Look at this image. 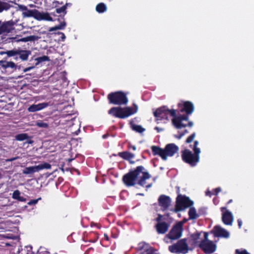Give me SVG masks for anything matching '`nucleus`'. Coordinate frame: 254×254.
<instances>
[{"label":"nucleus","instance_id":"f257e3e1","mask_svg":"<svg viewBox=\"0 0 254 254\" xmlns=\"http://www.w3.org/2000/svg\"><path fill=\"white\" fill-rule=\"evenodd\" d=\"M177 110L169 109L166 106H163L156 109L153 112V115L155 117V121L159 124L160 121L169 120L168 115L170 114L173 117L172 120V124L177 129H181L187 127H191L193 126L192 122H189L188 124L183 123V120L188 119L187 116H177Z\"/></svg>","mask_w":254,"mask_h":254},{"label":"nucleus","instance_id":"f03ea898","mask_svg":"<svg viewBox=\"0 0 254 254\" xmlns=\"http://www.w3.org/2000/svg\"><path fill=\"white\" fill-rule=\"evenodd\" d=\"M151 178L149 173L145 171L142 166H138L133 170H130L125 174L122 181L125 185L127 187L134 186L137 184L144 187L146 184V180Z\"/></svg>","mask_w":254,"mask_h":254},{"label":"nucleus","instance_id":"7ed1b4c3","mask_svg":"<svg viewBox=\"0 0 254 254\" xmlns=\"http://www.w3.org/2000/svg\"><path fill=\"white\" fill-rule=\"evenodd\" d=\"M64 5L57 8L55 11L49 13L48 12H40L39 11L37 20H47L52 21L58 20L60 24L56 25L54 27L50 28L49 31L52 32L59 29H64L66 25V22L64 18L66 14V5Z\"/></svg>","mask_w":254,"mask_h":254},{"label":"nucleus","instance_id":"20e7f679","mask_svg":"<svg viewBox=\"0 0 254 254\" xmlns=\"http://www.w3.org/2000/svg\"><path fill=\"white\" fill-rule=\"evenodd\" d=\"M151 150L154 156L158 155L162 160H166L167 157L174 156L179 151V147L174 143L167 144L164 148L157 146H152Z\"/></svg>","mask_w":254,"mask_h":254},{"label":"nucleus","instance_id":"39448f33","mask_svg":"<svg viewBox=\"0 0 254 254\" xmlns=\"http://www.w3.org/2000/svg\"><path fill=\"white\" fill-rule=\"evenodd\" d=\"M31 53V51L30 50H23L20 47H18L17 48H13L11 50L1 52L0 54H6L8 57H14V59L16 61L20 60L22 62H25L28 60Z\"/></svg>","mask_w":254,"mask_h":254},{"label":"nucleus","instance_id":"423d86ee","mask_svg":"<svg viewBox=\"0 0 254 254\" xmlns=\"http://www.w3.org/2000/svg\"><path fill=\"white\" fill-rule=\"evenodd\" d=\"M107 98L110 104L114 105H126L128 102L127 95L121 91L109 93L107 96Z\"/></svg>","mask_w":254,"mask_h":254},{"label":"nucleus","instance_id":"0eeeda50","mask_svg":"<svg viewBox=\"0 0 254 254\" xmlns=\"http://www.w3.org/2000/svg\"><path fill=\"white\" fill-rule=\"evenodd\" d=\"M193 204V201L186 195L178 194L176 198L175 207L172 211L175 212L181 211L185 208L191 207Z\"/></svg>","mask_w":254,"mask_h":254},{"label":"nucleus","instance_id":"6e6552de","mask_svg":"<svg viewBox=\"0 0 254 254\" xmlns=\"http://www.w3.org/2000/svg\"><path fill=\"white\" fill-rule=\"evenodd\" d=\"M199 154L196 152L192 153L191 151L186 149L182 151V158L184 162L194 167L199 161Z\"/></svg>","mask_w":254,"mask_h":254},{"label":"nucleus","instance_id":"1a4fd4ad","mask_svg":"<svg viewBox=\"0 0 254 254\" xmlns=\"http://www.w3.org/2000/svg\"><path fill=\"white\" fill-rule=\"evenodd\" d=\"M168 249L172 253L185 254L189 251V246L186 238L179 240L176 244L169 246Z\"/></svg>","mask_w":254,"mask_h":254},{"label":"nucleus","instance_id":"9d476101","mask_svg":"<svg viewBox=\"0 0 254 254\" xmlns=\"http://www.w3.org/2000/svg\"><path fill=\"white\" fill-rule=\"evenodd\" d=\"M180 110L178 112H185L186 115H181V116H187L188 119L183 120V123L188 124L189 122V115H191L194 111V107L193 103L190 101H184L183 103L178 104Z\"/></svg>","mask_w":254,"mask_h":254},{"label":"nucleus","instance_id":"9b49d317","mask_svg":"<svg viewBox=\"0 0 254 254\" xmlns=\"http://www.w3.org/2000/svg\"><path fill=\"white\" fill-rule=\"evenodd\" d=\"M183 231V222H178L173 226L168 234V237L172 240H177L181 237Z\"/></svg>","mask_w":254,"mask_h":254},{"label":"nucleus","instance_id":"f8f14e48","mask_svg":"<svg viewBox=\"0 0 254 254\" xmlns=\"http://www.w3.org/2000/svg\"><path fill=\"white\" fill-rule=\"evenodd\" d=\"M163 216L160 214H158V217L155 219L157 222L154 227L158 234H164L168 230L169 225L165 221H163Z\"/></svg>","mask_w":254,"mask_h":254},{"label":"nucleus","instance_id":"ddd939ff","mask_svg":"<svg viewBox=\"0 0 254 254\" xmlns=\"http://www.w3.org/2000/svg\"><path fill=\"white\" fill-rule=\"evenodd\" d=\"M198 247L205 254H212L216 250V245L212 241H201L198 244Z\"/></svg>","mask_w":254,"mask_h":254},{"label":"nucleus","instance_id":"4468645a","mask_svg":"<svg viewBox=\"0 0 254 254\" xmlns=\"http://www.w3.org/2000/svg\"><path fill=\"white\" fill-rule=\"evenodd\" d=\"M134 108L131 107H120L118 109L117 113V118L120 119H125L135 113L137 111V106L136 105L134 104Z\"/></svg>","mask_w":254,"mask_h":254},{"label":"nucleus","instance_id":"2eb2a0df","mask_svg":"<svg viewBox=\"0 0 254 254\" xmlns=\"http://www.w3.org/2000/svg\"><path fill=\"white\" fill-rule=\"evenodd\" d=\"M51 167L52 166L50 164L45 162L44 163L40 164L37 166L26 167L23 171V173L26 175L31 174L43 169H50Z\"/></svg>","mask_w":254,"mask_h":254},{"label":"nucleus","instance_id":"dca6fc26","mask_svg":"<svg viewBox=\"0 0 254 254\" xmlns=\"http://www.w3.org/2000/svg\"><path fill=\"white\" fill-rule=\"evenodd\" d=\"M220 209L222 212V222L226 225H231L234 219L232 213L227 210L226 207H222Z\"/></svg>","mask_w":254,"mask_h":254},{"label":"nucleus","instance_id":"f3484780","mask_svg":"<svg viewBox=\"0 0 254 254\" xmlns=\"http://www.w3.org/2000/svg\"><path fill=\"white\" fill-rule=\"evenodd\" d=\"M20 9L22 12L23 17H33L37 19L39 11L36 9H30L27 6L21 5Z\"/></svg>","mask_w":254,"mask_h":254},{"label":"nucleus","instance_id":"a211bd4d","mask_svg":"<svg viewBox=\"0 0 254 254\" xmlns=\"http://www.w3.org/2000/svg\"><path fill=\"white\" fill-rule=\"evenodd\" d=\"M137 249L141 251L139 254H157L153 247L143 242L138 244Z\"/></svg>","mask_w":254,"mask_h":254},{"label":"nucleus","instance_id":"6ab92c4d","mask_svg":"<svg viewBox=\"0 0 254 254\" xmlns=\"http://www.w3.org/2000/svg\"><path fill=\"white\" fill-rule=\"evenodd\" d=\"M211 233L216 237L228 238L230 236L229 232L219 225L214 226Z\"/></svg>","mask_w":254,"mask_h":254},{"label":"nucleus","instance_id":"aec40b11","mask_svg":"<svg viewBox=\"0 0 254 254\" xmlns=\"http://www.w3.org/2000/svg\"><path fill=\"white\" fill-rule=\"evenodd\" d=\"M15 24V22L12 20L4 21L3 23H1V21L0 20V29L2 33L10 32L14 29V26Z\"/></svg>","mask_w":254,"mask_h":254},{"label":"nucleus","instance_id":"412c9836","mask_svg":"<svg viewBox=\"0 0 254 254\" xmlns=\"http://www.w3.org/2000/svg\"><path fill=\"white\" fill-rule=\"evenodd\" d=\"M171 200L169 196L164 194L160 195L158 198V203L163 210L168 209L171 205Z\"/></svg>","mask_w":254,"mask_h":254},{"label":"nucleus","instance_id":"4be33fe9","mask_svg":"<svg viewBox=\"0 0 254 254\" xmlns=\"http://www.w3.org/2000/svg\"><path fill=\"white\" fill-rule=\"evenodd\" d=\"M49 105V104L47 102H43L38 104H33L28 108V111L29 112L39 111L47 108Z\"/></svg>","mask_w":254,"mask_h":254},{"label":"nucleus","instance_id":"5701e85b","mask_svg":"<svg viewBox=\"0 0 254 254\" xmlns=\"http://www.w3.org/2000/svg\"><path fill=\"white\" fill-rule=\"evenodd\" d=\"M118 156L128 161L131 164H133L135 163L134 161L132 160V159L134 157V154L128 151L119 152Z\"/></svg>","mask_w":254,"mask_h":254},{"label":"nucleus","instance_id":"b1692460","mask_svg":"<svg viewBox=\"0 0 254 254\" xmlns=\"http://www.w3.org/2000/svg\"><path fill=\"white\" fill-rule=\"evenodd\" d=\"M3 69H11L12 71L16 70L17 65L16 64L12 61L7 62L3 60Z\"/></svg>","mask_w":254,"mask_h":254},{"label":"nucleus","instance_id":"393cba45","mask_svg":"<svg viewBox=\"0 0 254 254\" xmlns=\"http://www.w3.org/2000/svg\"><path fill=\"white\" fill-rule=\"evenodd\" d=\"M39 39L38 36L35 35H31L26 37L21 38L17 39L16 41L17 42H28V41H35Z\"/></svg>","mask_w":254,"mask_h":254},{"label":"nucleus","instance_id":"a878e982","mask_svg":"<svg viewBox=\"0 0 254 254\" xmlns=\"http://www.w3.org/2000/svg\"><path fill=\"white\" fill-rule=\"evenodd\" d=\"M95 9L99 13H102L107 10V7L104 3L100 2L97 4Z\"/></svg>","mask_w":254,"mask_h":254},{"label":"nucleus","instance_id":"bb28decb","mask_svg":"<svg viewBox=\"0 0 254 254\" xmlns=\"http://www.w3.org/2000/svg\"><path fill=\"white\" fill-rule=\"evenodd\" d=\"M188 214L189 216V219H195L199 217V215L196 213L195 208L193 207H190Z\"/></svg>","mask_w":254,"mask_h":254},{"label":"nucleus","instance_id":"cd10ccee","mask_svg":"<svg viewBox=\"0 0 254 254\" xmlns=\"http://www.w3.org/2000/svg\"><path fill=\"white\" fill-rule=\"evenodd\" d=\"M200 233L196 232L190 235L191 240L193 241V244L196 245H198V240L200 239Z\"/></svg>","mask_w":254,"mask_h":254},{"label":"nucleus","instance_id":"c85d7f7f","mask_svg":"<svg viewBox=\"0 0 254 254\" xmlns=\"http://www.w3.org/2000/svg\"><path fill=\"white\" fill-rule=\"evenodd\" d=\"M34 60H35V61H36L35 65H37L40 63H41L43 62L50 61L49 57L47 56H43L42 57H38V58H35Z\"/></svg>","mask_w":254,"mask_h":254},{"label":"nucleus","instance_id":"c756f323","mask_svg":"<svg viewBox=\"0 0 254 254\" xmlns=\"http://www.w3.org/2000/svg\"><path fill=\"white\" fill-rule=\"evenodd\" d=\"M10 7V5L5 2L0 0V12H2L3 10H7Z\"/></svg>","mask_w":254,"mask_h":254},{"label":"nucleus","instance_id":"7c9ffc66","mask_svg":"<svg viewBox=\"0 0 254 254\" xmlns=\"http://www.w3.org/2000/svg\"><path fill=\"white\" fill-rule=\"evenodd\" d=\"M131 127L132 130L139 133H142L145 130V128L140 125L132 124Z\"/></svg>","mask_w":254,"mask_h":254},{"label":"nucleus","instance_id":"2f4dec72","mask_svg":"<svg viewBox=\"0 0 254 254\" xmlns=\"http://www.w3.org/2000/svg\"><path fill=\"white\" fill-rule=\"evenodd\" d=\"M29 138L30 136L27 133H20L15 136V139L18 141H23Z\"/></svg>","mask_w":254,"mask_h":254},{"label":"nucleus","instance_id":"473e14b6","mask_svg":"<svg viewBox=\"0 0 254 254\" xmlns=\"http://www.w3.org/2000/svg\"><path fill=\"white\" fill-rule=\"evenodd\" d=\"M44 0H34L35 4H29L28 6L30 7H36L37 8H41Z\"/></svg>","mask_w":254,"mask_h":254},{"label":"nucleus","instance_id":"72a5a7b5","mask_svg":"<svg viewBox=\"0 0 254 254\" xmlns=\"http://www.w3.org/2000/svg\"><path fill=\"white\" fill-rule=\"evenodd\" d=\"M67 0H57L53 2V6L57 8H59V6L60 5H61L62 6L65 5L64 2L67 1Z\"/></svg>","mask_w":254,"mask_h":254},{"label":"nucleus","instance_id":"f704fd0d","mask_svg":"<svg viewBox=\"0 0 254 254\" xmlns=\"http://www.w3.org/2000/svg\"><path fill=\"white\" fill-rule=\"evenodd\" d=\"M36 126L39 127L46 128L49 127V125L48 123L44 122L42 121H38L36 123Z\"/></svg>","mask_w":254,"mask_h":254},{"label":"nucleus","instance_id":"c9c22d12","mask_svg":"<svg viewBox=\"0 0 254 254\" xmlns=\"http://www.w3.org/2000/svg\"><path fill=\"white\" fill-rule=\"evenodd\" d=\"M120 107H112L109 110L108 113L117 118V111L118 109H120Z\"/></svg>","mask_w":254,"mask_h":254},{"label":"nucleus","instance_id":"e433bc0d","mask_svg":"<svg viewBox=\"0 0 254 254\" xmlns=\"http://www.w3.org/2000/svg\"><path fill=\"white\" fill-rule=\"evenodd\" d=\"M195 135H196V134H195V132H193V133H192L186 139V143H190V142H191L194 137H195Z\"/></svg>","mask_w":254,"mask_h":254},{"label":"nucleus","instance_id":"4c0bfd02","mask_svg":"<svg viewBox=\"0 0 254 254\" xmlns=\"http://www.w3.org/2000/svg\"><path fill=\"white\" fill-rule=\"evenodd\" d=\"M198 143H199V142L197 140L194 141V144H193V147L192 149L193 150V152H196L200 153V149L199 148L197 147Z\"/></svg>","mask_w":254,"mask_h":254},{"label":"nucleus","instance_id":"58836bf2","mask_svg":"<svg viewBox=\"0 0 254 254\" xmlns=\"http://www.w3.org/2000/svg\"><path fill=\"white\" fill-rule=\"evenodd\" d=\"M20 195V192L19 190H17L13 191L12 193V198L14 199H17L18 198H19V196Z\"/></svg>","mask_w":254,"mask_h":254},{"label":"nucleus","instance_id":"ea45409f","mask_svg":"<svg viewBox=\"0 0 254 254\" xmlns=\"http://www.w3.org/2000/svg\"><path fill=\"white\" fill-rule=\"evenodd\" d=\"M235 253L236 254H250L246 250L240 251L239 249H237Z\"/></svg>","mask_w":254,"mask_h":254},{"label":"nucleus","instance_id":"a19ab883","mask_svg":"<svg viewBox=\"0 0 254 254\" xmlns=\"http://www.w3.org/2000/svg\"><path fill=\"white\" fill-rule=\"evenodd\" d=\"M38 199H32L28 202V204L30 205L35 204L38 202Z\"/></svg>","mask_w":254,"mask_h":254},{"label":"nucleus","instance_id":"79ce46f5","mask_svg":"<svg viewBox=\"0 0 254 254\" xmlns=\"http://www.w3.org/2000/svg\"><path fill=\"white\" fill-rule=\"evenodd\" d=\"M27 249V253L26 254H34L33 252L32 251V247H26Z\"/></svg>","mask_w":254,"mask_h":254},{"label":"nucleus","instance_id":"37998d69","mask_svg":"<svg viewBox=\"0 0 254 254\" xmlns=\"http://www.w3.org/2000/svg\"><path fill=\"white\" fill-rule=\"evenodd\" d=\"M208 234L207 232L204 233V239L202 241H205L206 242L209 241L210 240L208 239Z\"/></svg>","mask_w":254,"mask_h":254},{"label":"nucleus","instance_id":"c03bdc74","mask_svg":"<svg viewBox=\"0 0 254 254\" xmlns=\"http://www.w3.org/2000/svg\"><path fill=\"white\" fill-rule=\"evenodd\" d=\"M221 190V189L220 188H217L214 190V194L215 195H217V194L220 192Z\"/></svg>","mask_w":254,"mask_h":254},{"label":"nucleus","instance_id":"a18cd8bd","mask_svg":"<svg viewBox=\"0 0 254 254\" xmlns=\"http://www.w3.org/2000/svg\"><path fill=\"white\" fill-rule=\"evenodd\" d=\"M19 201L21 202H25L26 201V199L23 196H21L20 195L19 196V198L17 199Z\"/></svg>","mask_w":254,"mask_h":254},{"label":"nucleus","instance_id":"49530a36","mask_svg":"<svg viewBox=\"0 0 254 254\" xmlns=\"http://www.w3.org/2000/svg\"><path fill=\"white\" fill-rule=\"evenodd\" d=\"M30 138H29V139H26L27 141H26L25 143L31 144L33 143L34 141L32 139V137L31 136H30Z\"/></svg>","mask_w":254,"mask_h":254},{"label":"nucleus","instance_id":"de8ad7c7","mask_svg":"<svg viewBox=\"0 0 254 254\" xmlns=\"http://www.w3.org/2000/svg\"><path fill=\"white\" fill-rule=\"evenodd\" d=\"M58 34L61 35V38L62 41H64V40L65 39V36L63 32H59Z\"/></svg>","mask_w":254,"mask_h":254},{"label":"nucleus","instance_id":"09e8293b","mask_svg":"<svg viewBox=\"0 0 254 254\" xmlns=\"http://www.w3.org/2000/svg\"><path fill=\"white\" fill-rule=\"evenodd\" d=\"M239 228H241L242 225V221L240 219H238L237 220Z\"/></svg>","mask_w":254,"mask_h":254},{"label":"nucleus","instance_id":"8fccbe9b","mask_svg":"<svg viewBox=\"0 0 254 254\" xmlns=\"http://www.w3.org/2000/svg\"><path fill=\"white\" fill-rule=\"evenodd\" d=\"M154 129L157 130V132H160V131H162L163 129L160 128L158 127H155Z\"/></svg>","mask_w":254,"mask_h":254},{"label":"nucleus","instance_id":"3c124183","mask_svg":"<svg viewBox=\"0 0 254 254\" xmlns=\"http://www.w3.org/2000/svg\"><path fill=\"white\" fill-rule=\"evenodd\" d=\"M17 158V157H13V158L7 159H6V161L7 162H12V161L15 160Z\"/></svg>","mask_w":254,"mask_h":254},{"label":"nucleus","instance_id":"603ef678","mask_svg":"<svg viewBox=\"0 0 254 254\" xmlns=\"http://www.w3.org/2000/svg\"><path fill=\"white\" fill-rule=\"evenodd\" d=\"M184 135V133H181L178 135L176 136V137L177 138L179 139H180Z\"/></svg>","mask_w":254,"mask_h":254},{"label":"nucleus","instance_id":"864d4df0","mask_svg":"<svg viewBox=\"0 0 254 254\" xmlns=\"http://www.w3.org/2000/svg\"><path fill=\"white\" fill-rule=\"evenodd\" d=\"M33 67H34V66L27 67L24 69V71L27 72V71L30 70V69H32Z\"/></svg>","mask_w":254,"mask_h":254},{"label":"nucleus","instance_id":"5fc2aeb1","mask_svg":"<svg viewBox=\"0 0 254 254\" xmlns=\"http://www.w3.org/2000/svg\"><path fill=\"white\" fill-rule=\"evenodd\" d=\"M152 186V184L151 183V184H148L147 185L144 186V187H145L146 189H148L151 188Z\"/></svg>","mask_w":254,"mask_h":254},{"label":"nucleus","instance_id":"6e6d98bb","mask_svg":"<svg viewBox=\"0 0 254 254\" xmlns=\"http://www.w3.org/2000/svg\"><path fill=\"white\" fill-rule=\"evenodd\" d=\"M3 60L0 61V69H3Z\"/></svg>","mask_w":254,"mask_h":254},{"label":"nucleus","instance_id":"4d7b16f0","mask_svg":"<svg viewBox=\"0 0 254 254\" xmlns=\"http://www.w3.org/2000/svg\"><path fill=\"white\" fill-rule=\"evenodd\" d=\"M129 148H131L133 151H135L136 149V148L134 145H130L129 146Z\"/></svg>","mask_w":254,"mask_h":254},{"label":"nucleus","instance_id":"13d9d810","mask_svg":"<svg viewBox=\"0 0 254 254\" xmlns=\"http://www.w3.org/2000/svg\"><path fill=\"white\" fill-rule=\"evenodd\" d=\"M176 189H177V193H178V194H180V187H176Z\"/></svg>","mask_w":254,"mask_h":254},{"label":"nucleus","instance_id":"bf43d9fd","mask_svg":"<svg viewBox=\"0 0 254 254\" xmlns=\"http://www.w3.org/2000/svg\"><path fill=\"white\" fill-rule=\"evenodd\" d=\"M206 195H209L210 196H211V191H210L209 190L206 191Z\"/></svg>","mask_w":254,"mask_h":254},{"label":"nucleus","instance_id":"052dcab7","mask_svg":"<svg viewBox=\"0 0 254 254\" xmlns=\"http://www.w3.org/2000/svg\"><path fill=\"white\" fill-rule=\"evenodd\" d=\"M104 239L105 240H106L107 241H108L109 238V237L108 236V235L106 234H104Z\"/></svg>","mask_w":254,"mask_h":254},{"label":"nucleus","instance_id":"680f3d73","mask_svg":"<svg viewBox=\"0 0 254 254\" xmlns=\"http://www.w3.org/2000/svg\"><path fill=\"white\" fill-rule=\"evenodd\" d=\"M188 133V130L187 129H185L182 132H181V133H184V135Z\"/></svg>","mask_w":254,"mask_h":254},{"label":"nucleus","instance_id":"e2e57ef3","mask_svg":"<svg viewBox=\"0 0 254 254\" xmlns=\"http://www.w3.org/2000/svg\"><path fill=\"white\" fill-rule=\"evenodd\" d=\"M233 200L232 199H230L227 203V204L228 205V204L231 203L232 202Z\"/></svg>","mask_w":254,"mask_h":254},{"label":"nucleus","instance_id":"0e129e2a","mask_svg":"<svg viewBox=\"0 0 254 254\" xmlns=\"http://www.w3.org/2000/svg\"><path fill=\"white\" fill-rule=\"evenodd\" d=\"M73 160V158H69V159H68V161L69 162H71V161L72 160Z\"/></svg>","mask_w":254,"mask_h":254},{"label":"nucleus","instance_id":"69168bd1","mask_svg":"<svg viewBox=\"0 0 254 254\" xmlns=\"http://www.w3.org/2000/svg\"><path fill=\"white\" fill-rule=\"evenodd\" d=\"M66 3L67 4V5H66V6H67V5H71V4L70 3H67V1H66V2H65V4H66Z\"/></svg>","mask_w":254,"mask_h":254},{"label":"nucleus","instance_id":"338daca9","mask_svg":"<svg viewBox=\"0 0 254 254\" xmlns=\"http://www.w3.org/2000/svg\"><path fill=\"white\" fill-rule=\"evenodd\" d=\"M187 219H184L183 220V221H182V222H183V223H184L186 222L187 221Z\"/></svg>","mask_w":254,"mask_h":254},{"label":"nucleus","instance_id":"774afa93","mask_svg":"<svg viewBox=\"0 0 254 254\" xmlns=\"http://www.w3.org/2000/svg\"><path fill=\"white\" fill-rule=\"evenodd\" d=\"M66 79V78L65 76H64L63 77V80L65 81Z\"/></svg>","mask_w":254,"mask_h":254}]
</instances>
